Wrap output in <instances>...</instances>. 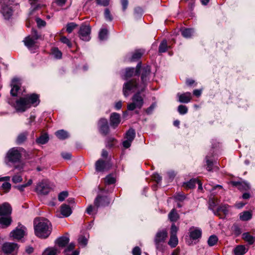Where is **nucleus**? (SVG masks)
<instances>
[{"label": "nucleus", "instance_id": "nucleus-28", "mask_svg": "<svg viewBox=\"0 0 255 255\" xmlns=\"http://www.w3.org/2000/svg\"><path fill=\"white\" fill-rule=\"evenodd\" d=\"M144 52L141 50H135L133 53L130 58V61H135L138 60L143 55Z\"/></svg>", "mask_w": 255, "mask_h": 255}, {"label": "nucleus", "instance_id": "nucleus-39", "mask_svg": "<svg viewBox=\"0 0 255 255\" xmlns=\"http://www.w3.org/2000/svg\"><path fill=\"white\" fill-rule=\"evenodd\" d=\"M108 30L106 28L101 29L99 33V38L100 40H104L107 39L108 36Z\"/></svg>", "mask_w": 255, "mask_h": 255}, {"label": "nucleus", "instance_id": "nucleus-37", "mask_svg": "<svg viewBox=\"0 0 255 255\" xmlns=\"http://www.w3.org/2000/svg\"><path fill=\"white\" fill-rule=\"evenodd\" d=\"M178 243V240L177 236H170L168 244L171 248H175L177 245Z\"/></svg>", "mask_w": 255, "mask_h": 255}, {"label": "nucleus", "instance_id": "nucleus-59", "mask_svg": "<svg viewBox=\"0 0 255 255\" xmlns=\"http://www.w3.org/2000/svg\"><path fill=\"white\" fill-rule=\"evenodd\" d=\"M152 178L154 180H155L157 183H159L161 182L162 178L158 173H154L152 175Z\"/></svg>", "mask_w": 255, "mask_h": 255}, {"label": "nucleus", "instance_id": "nucleus-6", "mask_svg": "<svg viewBox=\"0 0 255 255\" xmlns=\"http://www.w3.org/2000/svg\"><path fill=\"white\" fill-rule=\"evenodd\" d=\"M40 37L35 33L33 37L28 36L25 38L23 40L24 45L32 52H34L35 50L38 48V46L36 44V40Z\"/></svg>", "mask_w": 255, "mask_h": 255}, {"label": "nucleus", "instance_id": "nucleus-57", "mask_svg": "<svg viewBox=\"0 0 255 255\" xmlns=\"http://www.w3.org/2000/svg\"><path fill=\"white\" fill-rule=\"evenodd\" d=\"M36 21L39 27H44L46 25V22L40 18H36Z\"/></svg>", "mask_w": 255, "mask_h": 255}, {"label": "nucleus", "instance_id": "nucleus-20", "mask_svg": "<svg viewBox=\"0 0 255 255\" xmlns=\"http://www.w3.org/2000/svg\"><path fill=\"white\" fill-rule=\"evenodd\" d=\"M178 101L182 103H188L192 99L191 94L190 92H186L183 94L178 93Z\"/></svg>", "mask_w": 255, "mask_h": 255}, {"label": "nucleus", "instance_id": "nucleus-44", "mask_svg": "<svg viewBox=\"0 0 255 255\" xmlns=\"http://www.w3.org/2000/svg\"><path fill=\"white\" fill-rule=\"evenodd\" d=\"M52 53L54 57L57 59H60L62 57V53L57 48H53Z\"/></svg>", "mask_w": 255, "mask_h": 255}, {"label": "nucleus", "instance_id": "nucleus-29", "mask_svg": "<svg viewBox=\"0 0 255 255\" xmlns=\"http://www.w3.org/2000/svg\"><path fill=\"white\" fill-rule=\"evenodd\" d=\"M59 252L56 248H48L44 251L42 255H56Z\"/></svg>", "mask_w": 255, "mask_h": 255}, {"label": "nucleus", "instance_id": "nucleus-12", "mask_svg": "<svg viewBox=\"0 0 255 255\" xmlns=\"http://www.w3.org/2000/svg\"><path fill=\"white\" fill-rule=\"evenodd\" d=\"M135 130L132 128H129L126 133L125 137L126 138V140L123 142V146L126 148L129 147L132 141L135 137Z\"/></svg>", "mask_w": 255, "mask_h": 255}, {"label": "nucleus", "instance_id": "nucleus-31", "mask_svg": "<svg viewBox=\"0 0 255 255\" xmlns=\"http://www.w3.org/2000/svg\"><path fill=\"white\" fill-rule=\"evenodd\" d=\"M229 206L228 205H224L219 207L217 210L214 211V213L216 215H219L220 212H222L224 214H227L228 213V208Z\"/></svg>", "mask_w": 255, "mask_h": 255}, {"label": "nucleus", "instance_id": "nucleus-52", "mask_svg": "<svg viewBox=\"0 0 255 255\" xmlns=\"http://www.w3.org/2000/svg\"><path fill=\"white\" fill-rule=\"evenodd\" d=\"M60 41L66 44L69 48H71L72 47V43L69 40V39H68L65 36H62L60 38Z\"/></svg>", "mask_w": 255, "mask_h": 255}, {"label": "nucleus", "instance_id": "nucleus-14", "mask_svg": "<svg viewBox=\"0 0 255 255\" xmlns=\"http://www.w3.org/2000/svg\"><path fill=\"white\" fill-rule=\"evenodd\" d=\"M110 203V199L107 196L98 195L94 201V205L98 208L100 207L108 206Z\"/></svg>", "mask_w": 255, "mask_h": 255}, {"label": "nucleus", "instance_id": "nucleus-4", "mask_svg": "<svg viewBox=\"0 0 255 255\" xmlns=\"http://www.w3.org/2000/svg\"><path fill=\"white\" fill-rule=\"evenodd\" d=\"M167 237L166 230H159L155 235L154 242L156 249L159 252H163L166 247L165 240Z\"/></svg>", "mask_w": 255, "mask_h": 255}, {"label": "nucleus", "instance_id": "nucleus-24", "mask_svg": "<svg viewBox=\"0 0 255 255\" xmlns=\"http://www.w3.org/2000/svg\"><path fill=\"white\" fill-rule=\"evenodd\" d=\"M12 220L9 215L1 216L0 218V224L2 228L8 227L11 223Z\"/></svg>", "mask_w": 255, "mask_h": 255}, {"label": "nucleus", "instance_id": "nucleus-7", "mask_svg": "<svg viewBox=\"0 0 255 255\" xmlns=\"http://www.w3.org/2000/svg\"><path fill=\"white\" fill-rule=\"evenodd\" d=\"M132 102L128 105V110L133 111L136 108L140 109L142 107L143 100L139 93H137L132 97Z\"/></svg>", "mask_w": 255, "mask_h": 255}, {"label": "nucleus", "instance_id": "nucleus-48", "mask_svg": "<svg viewBox=\"0 0 255 255\" xmlns=\"http://www.w3.org/2000/svg\"><path fill=\"white\" fill-rule=\"evenodd\" d=\"M134 72V69L132 68H128L126 69L125 73V79H128L132 76Z\"/></svg>", "mask_w": 255, "mask_h": 255}, {"label": "nucleus", "instance_id": "nucleus-45", "mask_svg": "<svg viewBox=\"0 0 255 255\" xmlns=\"http://www.w3.org/2000/svg\"><path fill=\"white\" fill-rule=\"evenodd\" d=\"M78 242L81 246L85 247L87 244L88 241L85 237L80 236L78 239Z\"/></svg>", "mask_w": 255, "mask_h": 255}, {"label": "nucleus", "instance_id": "nucleus-60", "mask_svg": "<svg viewBox=\"0 0 255 255\" xmlns=\"http://www.w3.org/2000/svg\"><path fill=\"white\" fill-rule=\"evenodd\" d=\"M133 255H141V250L138 247H135L132 250Z\"/></svg>", "mask_w": 255, "mask_h": 255}, {"label": "nucleus", "instance_id": "nucleus-11", "mask_svg": "<svg viewBox=\"0 0 255 255\" xmlns=\"http://www.w3.org/2000/svg\"><path fill=\"white\" fill-rule=\"evenodd\" d=\"M79 33L81 39L86 41L90 40L91 38V27L89 25H82Z\"/></svg>", "mask_w": 255, "mask_h": 255}, {"label": "nucleus", "instance_id": "nucleus-5", "mask_svg": "<svg viewBox=\"0 0 255 255\" xmlns=\"http://www.w3.org/2000/svg\"><path fill=\"white\" fill-rule=\"evenodd\" d=\"M14 5L12 0H0V11L5 19H9L13 13V6Z\"/></svg>", "mask_w": 255, "mask_h": 255}, {"label": "nucleus", "instance_id": "nucleus-22", "mask_svg": "<svg viewBox=\"0 0 255 255\" xmlns=\"http://www.w3.org/2000/svg\"><path fill=\"white\" fill-rule=\"evenodd\" d=\"M111 125L114 128L118 126L120 123V115L117 113H113L110 117Z\"/></svg>", "mask_w": 255, "mask_h": 255}, {"label": "nucleus", "instance_id": "nucleus-47", "mask_svg": "<svg viewBox=\"0 0 255 255\" xmlns=\"http://www.w3.org/2000/svg\"><path fill=\"white\" fill-rule=\"evenodd\" d=\"M197 180L195 179H191L189 181L187 182V183H185L184 185L187 188H193L195 186V185L196 184Z\"/></svg>", "mask_w": 255, "mask_h": 255}, {"label": "nucleus", "instance_id": "nucleus-18", "mask_svg": "<svg viewBox=\"0 0 255 255\" xmlns=\"http://www.w3.org/2000/svg\"><path fill=\"white\" fill-rule=\"evenodd\" d=\"M11 207L7 203L0 205V216H4L10 215L11 213Z\"/></svg>", "mask_w": 255, "mask_h": 255}, {"label": "nucleus", "instance_id": "nucleus-17", "mask_svg": "<svg viewBox=\"0 0 255 255\" xmlns=\"http://www.w3.org/2000/svg\"><path fill=\"white\" fill-rule=\"evenodd\" d=\"M189 236L192 240H197L201 238L202 231L200 229L194 227L190 228L189 231Z\"/></svg>", "mask_w": 255, "mask_h": 255}, {"label": "nucleus", "instance_id": "nucleus-41", "mask_svg": "<svg viewBox=\"0 0 255 255\" xmlns=\"http://www.w3.org/2000/svg\"><path fill=\"white\" fill-rule=\"evenodd\" d=\"M218 240V239L216 236L212 235L208 240V244L209 246H213L217 243Z\"/></svg>", "mask_w": 255, "mask_h": 255}, {"label": "nucleus", "instance_id": "nucleus-36", "mask_svg": "<svg viewBox=\"0 0 255 255\" xmlns=\"http://www.w3.org/2000/svg\"><path fill=\"white\" fill-rule=\"evenodd\" d=\"M219 203V201L217 198H215L214 197H213L212 198H210L209 200V208L210 210H213V212L215 211V210H214V208L215 206H216L217 205H218Z\"/></svg>", "mask_w": 255, "mask_h": 255}, {"label": "nucleus", "instance_id": "nucleus-26", "mask_svg": "<svg viewBox=\"0 0 255 255\" xmlns=\"http://www.w3.org/2000/svg\"><path fill=\"white\" fill-rule=\"evenodd\" d=\"M248 251L244 245H238L234 250V253L235 255H243L246 254Z\"/></svg>", "mask_w": 255, "mask_h": 255}, {"label": "nucleus", "instance_id": "nucleus-32", "mask_svg": "<svg viewBox=\"0 0 255 255\" xmlns=\"http://www.w3.org/2000/svg\"><path fill=\"white\" fill-rule=\"evenodd\" d=\"M55 134L59 139L62 140L65 139L69 136L68 132L63 129L57 131L55 132Z\"/></svg>", "mask_w": 255, "mask_h": 255}, {"label": "nucleus", "instance_id": "nucleus-56", "mask_svg": "<svg viewBox=\"0 0 255 255\" xmlns=\"http://www.w3.org/2000/svg\"><path fill=\"white\" fill-rule=\"evenodd\" d=\"M105 17L106 20L109 21H112L113 19V17L112 15L111 14L110 11L108 9H106L105 10Z\"/></svg>", "mask_w": 255, "mask_h": 255}, {"label": "nucleus", "instance_id": "nucleus-2", "mask_svg": "<svg viewBox=\"0 0 255 255\" xmlns=\"http://www.w3.org/2000/svg\"><path fill=\"white\" fill-rule=\"evenodd\" d=\"M34 229L37 237L46 239L51 233L52 226L51 223L47 219L38 218L34 221Z\"/></svg>", "mask_w": 255, "mask_h": 255}, {"label": "nucleus", "instance_id": "nucleus-13", "mask_svg": "<svg viewBox=\"0 0 255 255\" xmlns=\"http://www.w3.org/2000/svg\"><path fill=\"white\" fill-rule=\"evenodd\" d=\"M17 249L18 246L15 243H5L2 246V251L6 255H14L13 253Z\"/></svg>", "mask_w": 255, "mask_h": 255}, {"label": "nucleus", "instance_id": "nucleus-23", "mask_svg": "<svg viewBox=\"0 0 255 255\" xmlns=\"http://www.w3.org/2000/svg\"><path fill=\"white\" fill-rule=\"evenodd\" d=\"M69 238L66 236H62L58 238L56 241L55 243L59 247H65L69 242Z\"/></svg>", "mask_w": 255, "mask_h": 255}, {"label": "nucleus", "instance_id": "nucleus-61", "mask_svg": "<svg viewBox=\"0 0 255 255\" xmlns=\"http://www.w3.org/2000/svg\"><path fill=\"white\" fill-rule=\"evenodd\" d=\"M67 0H55V3L59 6H63L66 2Z\"/></svg>", "mask_w": 255, "mask_h": 255}, {"label": "nucleus", "instance_id": "nucleus-34", "mask_svg": "<svg viewBox=\"0 0 255 255\" xmlns=\"http://www.w3.org/2000/svg\"><path fill=\"white\" fill-rule=\"evenodd\" d=\"M168 218L171 222H175L179 218V215L175 209H172L168 214Z\"/></svg>", "mask_w": 255, "mask_h": 255}, {"label": "nucleus", "instance_id": "nucleus-27", "mask_svg": "<svg viewBox=\"0 0 255 255\" xmlns=\"http://www.w3.org/2000/svg\"><path fill=\"white\" fill-rule=\"evenodd\" d=\"M61 213L63 217H68L72 213V210L69 206L63 204L61 207Z\"/></svg>", "mask_w": 255, "mask_h": 255}, {"label": "nucleus", "instance_id": "nucleus-64", "mask_svg": "<svg viewBox=\"0 0 255 255\" xmlns=\"http://www.w3.org/2000/svg\"><path fill=\"white\" fill-rule=\"evenodd\" d=\"M61 155L65 159H70L71 157V154L69 152H63L61 153Z\"/></svg>", "mask_w": 255, "mask_h": 255}, {"label": "nucleus", "instance_id": "nucleus-50", "mask_svg": "<svg viewBox=\"0 0 255 255\" xmlns=\"http://www.w3.org/2000/svg\"><path fill=\"white\" fill-rule=\"evenodd\" d=\"M174 197L177 201H182L185 199V195L182 192H178L174 195Z\"/></svg>", "mask_w": 255, "mask_h": 255}, {"label": "nucleus", "instance_id": "nucleus-51", "mask_svg": "<svg viewBox=\"0 0 255 255\" xmlns=\"http://www.w3.org/2000/svg\"><path fill=\"white\" fill-rule=\"evenodd\" d=\"M115 178L111 175H108L105 178V182L108 184H112L115 182Z\"/></svg>", "mask_w": 255, "mask_h": 255}, {"label": "nucleus", "instance_id": "nucleus-54", "mask_svg": "<svg viewBox=\"0 0 255 255\" xmlns=\"http://www.w3.org/2000/svg\"><path fill=\"white\" fill-rule=\"evenodd\" d=\"M68 193L67 191H63L58 195V200L60 201H63L68 196Z\"/></svg>", "mask_w": 255, "mask_h": 255}, {"label": "nucleus", "instance_id": "nucleus-8", "mask_svg": "<svg viewBox=\"0 0 255 255\" xmlns=\"http://www.w3.org/2000/svg\"><path fill=\"white\" fill-rule=\"evenodd\" d=\"M51 190L49 183L46 180H42L39 182L35 188V191L39 194L46 195Z\"/></svg>", "mask_w": 255, "mask_h": 255}, {"label": "nucleus", "instance_id": "nucleus-19", "mask_svg": "<svg viewBox=\"0 0 255 255\" xmlns=\"http://www.w3.org/2000/svg\"><path fill=\"white\" fill-rule=\"evenodd\" d=\"M20 85V80L18 78H14L11 81L10 94L12 96H16Z\"/></svg>", "mask_w": 255, "mask_h": 255}, {"label": "nucleus", "instance_id": "nucleus-15", "mask_svg": "<svg viewBox=\"0 0 255 255\" xmlns=\"http://www.w3.org/2000/svg\"><path fill=\"white\" fill-rule=\"evenodd\" d=\"M98 128L100 132L104 135H106L109 133V127L108 123L106 119H101L98 122Z\"/></svg>", "mask_w": 255, "mask_h": 255}, {"label": "nucleus", "instance_id": "nucleus-40", "mask_svg": "<svg viewBox=\"0 0 255 255\" xmlns=\"http://www.w3.org/2000/svg\"><path fill=\"white\" fill-rule=\"evenodd\" d=\"M48 141V136L47 134L41 135L36 139V142L39 144H45Z\"/></svg>", "mask_w": 255, "mask_h": 255}, {"label": "nucleus", "instance_id": "nucleus-49", "mask_svg": "<svg viewBox=\"0 0 255 255\" xmlns=\"http://www.w3.org/2000/svg\"><path fill=\"white\" fill-rule=\"evenodd\" d=\"M178 111L181 115H184L187 113L188 108L184 105H179L178 107Z\"/></svg>", "mask_w": 255, "mask_h": 255}, {"label": "nucleus", "instance_id": "nucleus-43", "mask_svg": "<svg viewBox=\"0 0 255 255\" xmlns=\"http://www.w3.org/2000/svg\"><path fill=\"white\" fill-rule=\"evenodd\" d=\"M77 26V24L74 22L68 23L66 26V31L68 33H70Z\"/></svg>", "mask_w": 255, "mask_h": 255}, {"label": "nucleus", "instance_id": "nucleus-21", "mask_svg": "<svg viewBox=\"0 0 255 255\" xmlns=\"http://www.w3.org/2000/svg\"><path fill=\"white\" fill-rule=\"evenodd\" d=\"M75 247V244L74 243L69 244L64 251V255H79V251L78 250L73 251Z\"/></svg>", "mask_w": 255, "mask_h": 255}, {"label": "nucleus", "instance_id": "nucleus-58", "mask_svg": "<svg viewBox=\"0 0 255 255\" xmlns=\"http://www.w3.org/2000/svg\"><path fill=\"white\" fill-rule=\"evenodd\" d=\"M206 161L207 163V169L208 171H211L212 169L213 162L208 159L207 156L206 157Z\"/></svg>", "mask_w": 255, "mask_h": 255}, {"label": "nucleus", "instance_id": "nucleus-25", "mask_svg": "<svg viewBox=\"0 0 255 255\" xmlns=\"http://www.w3.org/2000/svg\"><path fill=\"white\" fill-rule=\"evenodd\" d=\"M242 239L250 245H253L255 242V237L252 236L249 232L243 233Z\"/></svg>", "mask_w": 255, "mask_h": 255}, {"label": "nucleus", "instance_id": "nucleus-16", "mask_svg": "<svg viewBox=\"0 0 255 255\" xmlns=\"http://www.w3.org/2000/svg\"><path fill=\"white\" fill-rule=\"evenodd\" d=\"M111 166L102 159H99L95 163V169L98 172H104L109 170Z\"/></svg>", "mask_w": 255, "mask_h": 255}, {"label": "nucleus", "instance_id": "nucleus-35", "mask_svg": "<svg viewBox=\"0 0 255 255\" xmlns=\"http://www.w3.org/2000/svg\"><path fill=\"white\" fill-rule=\"evenodd\" d=\"M205 188L206 190H208L210 192H213V193H216L214 191L217 189L222 190L223 187L220 185H217L215 186H211L210 184H206L205 185Z\"/></svg>", "mask_w": 255, "mask_h": 255}, {"label": "nucleus", "instance_id": "nucleus-42", "mask_svg": "<svg viewBox=\"0 0 255 255\" xmlns=\"http://www.w3.org/2000/svg\"><path fill=\"white\" fill-rule=\"evenodd\" d=\"M167 48V41L165 40H163L159 45V52L160 53L165 52Z\"/></svg>", "mask_w": 255, "mask_h": 255}, {"label": "nucleus", "instance_id": "nucleus-55", "mask_svg": "<svg viewBox=\"0 0 255 255\" xmlns=\"http://www.w3.org/2000/svg\"><path fill=\"white\" fill-rule=\"evenodd\" d=\"M12 181L14 183H17L21 182L22 181V178L19 175H15L12 177Z\"/></svg>", "mask_w": 255, "mask_h": 255}, {"label": "nucleus", "instance_id": "nucleus-46", "mask_svg": "<svg viewBox=\"0 0 255 255\" xmlns=\"http://www.w3.org/2000/svg\"><path fill=\"white\" fill-rule=\"evenodd\" d=\"M10 189L11 184L8 182H4L1 186V190H3L4 192L6 193L8 192Z\"/></svg>", "mask_w": 255, "mask_h": 255}, {"label": "nucleus", "instance_id": "nucleus-10", "mask_svg": "<svg viewBox=\"0 0 255 255\" xmlns=\"http://www.w3.org/2000/svg\"><path fill=\"white\" fill-rule=\"evenodd\" d=\"M20 149L18 148L10 149L7 153V157L9 161L12 162H18L21 158Z\"/></svg>", "mask_w": 255, "mask_h": 255}, {"label": "nucleus", "instance_id": "nucleus-3", "mask_svg": "<svg viewBox=\"0 0 255 255\" xmlns=\"http://www.w3.org/2000/svg\"><path fill=\"white\" fill-rule=\"evenodd\" d=\"M39 103V96L35 94L27 95L16 100L14 108L16 111L23 112L29 108L32 105L36 106Z\"/></svg>", "mask_w": 255, "mask_h": 255}, {"label": "nucleus", "instance_id": "nucleus-33", "mask_svg": "<svg viewBox=\"0 0 255 255\" xmlns=\"http://www.w3.org/2000/svg\"><path fill=\"white\" fill-rule=\"evenodd\" d=\"M182 36L185 38H190L193 34L194 30L191 28H182L181 29Z\"/></svg>", "mask_w": 255, "mask_h": 255}, {"label": "nucleus", "instance_id": "nucleus-63", "mask_svg": "<svg viewBox=\"0 0 255 255\" xmlns=\"http://www.w3.org/2000/svg\"><path fill=\"white\" fill-rule=\"evenodd\" d=\"M175 176V173L173 171H169L167 173V177L168 178V180L171 181L174 178Z\"/></svg>", "mask_w": 255, "mask_h": 255}, {"label": "nucleus", "instance_id": "nucleus-30", "mask_svg": "<svg viewBox=\"0 0 255 255\" xmlns=\"http://www.w3.org/2000/svg\"><path fill=\"white\" fill-rule=\"evenodd\" d=\"M27 135L28 132L27 131H25L19 134L16 140L17 144H20L22 143L24 141L26 140Z\"/></svg>", "mask_w": 255, "mask_h": 255}, {"label": "nucleus", "instance_id": "nucleus-9", "mask_svg": "<svg viewBox=\"0 0 255 255\" xmlns=\"http://www.w3.org/2000/svg\"><path fill=\"white\" fill-rule=\"evenodd\" d=\"M26 228L20 224L10 233V237L13 240H19L22 239L26 234Z\"/></svg>", "mask_w": 255, "mask_h": 255}, {"label": "nucleus", "instance_id": "nucleus-53", "mask_svg": "<svg viewBox=\"0 0 255 255\" xmlns=\"http://www.w3.org/2000/svg\"><path fill=\"white\" fill-rule=\"evenodd\" d=\"M178 228L175 226L174 224H172L170 229V236H176V233L178 231Z\"/></svg>", "mask_w": 255, "mask_h": 255}, {"label": "nucleus", "instance_id": "nucleus-62", "mask_svg": "<svg viewBox=\"0 0 255 255\" xmlns=\"http://www.w3.org/2000/svg\"><path fill=\"white\" fill-rule=\"evenodd\" d=\"M121 3L122 5L123 10L125 11L127 9L128 4V0H121Z\"/></svg>", "mask_w": 255, "mask_h": 255}, {"label": "nucleus", "instance_id": "nucleus-1", "mask_svg": "<svg viewBox=\"0 0 255 255\" xmlns=\"http://www.w3.org/2000/svg\"><path fill=\"white\" fill-rule=\"evenodd\" d=\"M150 68L149 66L144 67L142 70L141 80L142 83L138 85L136 81L132 80L126 83L123 86V93L125 97L128 96L131 93L135 91H142L144 87L145 82L147 80V77L150 74Z\"/></svg>", "mask_w": 255, "mask_h": 255}, {"label": "nucleus", "instance_id": "nucleus-38", "mask_svg": "<svg viewBox=\"0 0 255 255\" xmlns=\"http://www.w3.org/2000/svg\"><path fill=\"white\" fill-rule=\"evenodd\" d=\"M240 218L243 221H248L251 219L252 214L249 211H245L240 214Z\"/></svg>", "mask_w": 255, "mask_h": 255}]
</instances>
